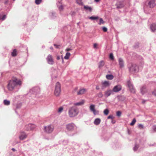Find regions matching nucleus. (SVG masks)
Here are the masks:
<instances>
[{"instance_id":"nucleus-1","label":"nucleus","mask_w":156,"mask_h":156,"mask_svg":"<svg viewBox=\"0 0 156 156\" xmlns=\"http://www.w3.org/2000/svg\"><path fill=\"white\" fill-rule=\"evenodd\" d=\"M22 82L20 80L16 77H13L8 83V88L9 90L12 91L14 89L16 85L20 86Z\"/></svg>"},{"instance_id":"nucleus-2","label":"nucleus","mask_w":156,"mask_h":156,"mask_svg":"<svg viewBox=\"0 0 156 156\" xmlns=\"http://www.w3.org/2000/svg\"><path fill=\"white\" fill-rule=\"evenodd\" d=\"M79 112L77 108L75 106H73L69 108L68 110V115L70 118L74 117L76 116Z\"/></svg>"},{"instance_id":"nucleus-3","label":"nucleus","mask_w":156,"mask_h":156,"mask_svg":"<svg viewBox=\"0 0 156 156\" xmlns=\"http://www.w3.org/2000/svg\"><path fill=\"white\" fill-rule=\"evenodd\" d=\"M61 92V86L59 82H57L55 85V89L54 91V94L56 96H58Z\"/></svg>"},{"instance_id":"nucleus-4","label":"nucleus","mask_w":156,"mask_h":156,"mask_svg":"<svg viewBox=\"0 0 156 156\" xmlns=\"http://www.w3.org/2000/svg\"><path fill=\"white\" fill-rule=\"evenodd\" d=\"M54 129V127L53 126L49 125L44 127V131L48 133H50L52 132Z\"/></svg>"},{"instance_id":"nucleus-5","label":"nucleus","mask_w":156,"mask_h":156,"mask_svg":"<svg viewBox=\"0 0 156 156\" xmlns=\"http://www.w3.org/2000/svg\"><path fill=\"white\" fill-rule=\"evenodd\" d=\"M127 84L129 89L132 93H135L136 90L134 88L133 84L129 80L127 82Z\"/></svg>"},{"instance_id":"nucleus-6","label":"nucleus","mask_w":156,"mask_h":156,"mask_svg":"<svg viewBox=\"0 0 156 156\" xmlns=\"http://www.w3.org/2000/svg\"><path fill=\"white\" fill-rule=\"evenodd\" d=\"M75 125L73 123H70L66 125V129L68 131H72L74 130Z\"/></svg>"},{"instance_id":"nucleus-7","label":"nucleus","mask_w":156,"mask_h":156,"mask_svg":"<svg viewBox=\"0 0 156 156\" xmlns=\"http://www.w3.org/2000/svg\"><path fill=\"white\" fill-rule=\"evenodd\" d=\"M129 70L132 73H136L138 71V68L136 64H133L130 68Z\"/></svg>"},{"instance_id":"nucleus-8","label":"nucleus","mask_w":156,"mask_h":156,"mask_svg":"<svg viewBox=\"0 0 156 156\" xmlns=\"http://www.w3.org/2000/svg\"><path fill=\"white\" fill-rule=\"evenodd\" d=\"M36 126L34 124H29L25 126V129L27 131L32 130L34 129Z\"/></svg>"},{"instance_id":"nucleus-9","label":"nucleus","mask_w":156,"mask_h":156,"mask_svg":"<svg viewBox=\"0 0 156 156\" xmlns=\"http://www.w3.org/2000/svg\"><path fill=\"white\" fill-rule=\"evenodd\" d=\"M46 59L48 64L51 65H52L54 64V61L51 55H48L46 58Z\"/></svg>"},{"instance_id":"nucleus-10","label":"nucleus","mask_w":156,"mask_h":156,"mask_svg":"<svg viewBox=\"0 0 156 156\" xmlns=\"http://www.w3.org/2000/svg\"><path fill=\"white\" fill-rule=\"evenodd\" d=\"M40 89L38 87H33L30 91V93H33L34 94H36L37 93H38L40 92Z\"/></svg>"},{"instance_id":"nucleus-11","label":"nucleus","mask_w":156,"mask_h":156,"mask_svg":"<svg viewBox=\"0 0 156 156\" xmlns=\"http://www.w3.org/2000/svg\"><path fill=\"white\" fill-rule=\"evenodd\" d=\"M111 94H113V91L111 90H107L104 92V96L106 98H107Z\"/></svg>"},{"instance_id":"nucleus-12","label":"nucleus","mask_w":156,"mask_h":156,"mask_svg":"<svg viewBox=\"0 0 156 156\" xmlns=\"http://www.w3.org/2000/svg\"><path fill=\"white\" fill-rule=\"evenodd\" d=\"M122 89V87L120 85H118L115 86L112 89L113 92H118Z\"/></svg>"},{"instance_id":"nucleus-13","label":"nucleus","mask_w":156,"mask_h":156,"mask_svg":"<svg viewBox=\"0 0 156 156\" xmlns=\"http://www.w3.org/2000/svg\"><path fill=\"white\" fill-rule=\"evenodd\" d=\"M101 84L102 89H104V88L109 86L110 83L109 81H105L102 82Z\"/></svg>"},{"instance_id":"nucleus-14","label":"nucleus","mask_w":156,"mask_h":156,"mask_svg":"<svg viewBox=\"0 0 156 156\" xmlns=\"http://www.w3.org/2000/svg\"><path fill=\"white\" fill-rule=\"evenodd\" d=\"M148 5L150 8L154 7L155 5L154 0H151L150 1L148 2Z\"/></svg>"},{"instance_id":"nucleus-15","label":"nucleus","mask_w":156,"mask_h":156,"mask_svg":"<svg viewBox=\"0 0 156 156\" xmlns=\"http://www.w3.org/2000/svg\"><path fill=\"white\" fill-rule=\"evenodd\" d=\"M27 137V135L24 132H21L20 133V135L19 136V138L20 140H23L25 139Z\"/></svg>"},{"instance_id":"nucleus-16","label":"nucleus","mask_w":156,"mask_h":156,"mask_svg":"<svg viewBox=\"0 0 156 156\" xmlns=\"http://www.w3.org/2000/svg\"><path fill=\"white\" fill-rule=\"evenodd\" d=\"M119 63L120 68H122L124 66V62L122 59L121 58H119Z\"/></svg>"},{"instance_id":"nucleus-17","label":"nucleus","mask_w":156,"mask_h":156,"mask_svg":"<svg viewBox=\"0 0 156 156\" xmlns=\"http://www.w3.org/2000/svg\"><path fill=\"white\" fill-rule=\"evenodd\" d=\"M84 103V101L83 100H82L81 101H79V102H76V103H75L74 104V106H81V105H83Z\"/></svg>"},{"instance_id":"nucleus-18","label":"nucleus","mask_w":156,"mask_h":156,"mask_svg":"<svg viewBox=\"0 0 156 156\" xmlns=\"http://www.w3.org/2000/svg\"><path fill=\"white\" fill-rule=\"evenodd\" d=\"M150 28L152 32L155 31L156 30V24H152L151 25Z\"/></svg>"},{"instance_id":"nucleus-19","label":"nucleus","mask_w":156,"mask_h":156,"mask_svg":"<svg viewBox=\"0 0 156 156\" xmlns=\"http://www.w3.org/2000/svg\"><path fill=\"white\" fill-rule=\"evenodd\" d=\"M87 91V90L85 89H82L77 92L78 95H82L84 94Z\"/></svg>"},{"instance_id":"nucleus-20","label":"nucleus","mask_w":156,"mask_h":156,"mask_svg":"<svg viewBox=\"0 0 156 156\" xmlns=\"http://www.w3.org/2000/svg\"><path fill=\"white\" fill-rule=\"evenodd\" d=\"M101 122V120L100 118H97L95 119L94 121V123L96 125H99Z\"/></svg>"},{"instance_id":"nucleus-21","label":"nucleus","mask_w":156,"mask_h":156,"mask_svg":"<svg viewBox=\"0 0 156 156\" xmlns=\"http://www.w3.org/2000/svg\"><path fill=\"white\" fill-rule=\"evenodd\" d=\"M124 5V4L122 2H118L117 4V8H122Z\"/></svg>"},{"instance_id":"nucleus-22","label":"nucleus","mask_w":156,"mask_h":156,"mask_svg":"<svg viewBox=\"0 0 156 156\" xmlns=\"http://www.w3.org/2000/svg\"><path fill=\"white\" fill-rule=\"evenodd\" d=\"M147 92V90L145 86H143L140 89L141 93L143 94Z\"/></svg>"},{"instance_id":"nucleus-23","label":"nucleus","mask_w":156,"mask_h":156,"mask_svg":"<svg viewBox=\"0 0 156 156\" xmlns=\"http://www.w3.org/2000/svg\"><path fill=\"white\" fill-rule=\"evenodd\" d=\"M105 65V62L104 61L101 60V61L98 63V68H101L104 66Z\"/></svg>"},{"instance_id":"nucleus-24","label":"nucleus","mask_w":156,"mask_h":156,"mask_svg":"<svg viewBox=\"0 0 156 156\" xmlns=\"http://www.w3.org/2000/svg\"><path fill=\"white\" fill-rule=\"evenodd\" d=\"M113 76L112 75H107L106 78L108 80H112L113 78Z\"/></svg>"},{"instance_id":"nucleus-25","label":"nucleus","mask_w":156,"mask_h":156,"mask_svg":"<svg viewBox=\"0 0 156 156\" xmlns=\"http://www.w3.org/2000/svg\"><path fill=\"white\" fill-rule=\"evenodd\" d=\"M95 105H94L92 104L90 105V110L92 112L93 111H95Z\"/></svg>"},{"instance_id":"nucleus-26","label":"nucleus","mask_w":156,"mask_h":156,"mask_svg":"<svg viewBox=\"0 0 156 156\" xmlns=\"http://www.w3.org/2000/svg\"><path fill=\"white\" fill-rule=\"evenodd\" d=\"M84 8L86 10H89V11L91 12L92 11V9L90 7L88 6H84Z\"/></svg>"},{"instance_id":"nucleus-27","label":"nucleus","mask_w":156,"mask_h":156,"mask_svg":"<svg viewBox=\"0 0 156 156\" xmlns=\"http://www.w3.org/2000/svg\"><path fill=\"white\" fill-rule=\"evenodd\" d=\"M70 55V54L69 52H67L66 53V55L64 57V58L66 59H68Z\"/></svg>"},{"instance_id":"nucleus-28","label":"nucleus","mask_w":156,"mask_h":156,"mask_svg":"<svg viewBox=\"0 0 156 156\" xmlns=\"http://www.w3.org/2000/svg\"><path fill=\"white\" fill-rule=\"evenodd\" d=\"M3 103L5 105H8L10 104V101L7 100H5L3 101Z\"/></svg>"},{"instance_id":"nucleus-29","label":"nucleus","mask_w":156,"mask_h":156,"mask_svg":"<svg viewBox=\"0 0 156 156\" xmlns=\"http://www.w3.org/2000/svg\"><path fill=\"white\" fill-rule=\"evenodd\" d=\"M76 3L80 5H83V2L82 1V0H76Z\"/></svg>"},{"instance_id":"nucleus-30","label":"nucleus","mask_w":156,"mask_h":156,"mask_svg":"<svg viewBox=\"0 0 156 156\" xmlns=\"http://www.w3.org/2000/svg\"><path fill=\"white\" fill-rule=\"evenodd\" d=\"M17 55V51L16 49H14L12 53V55L13 56H15Z\"/></svg>"},{"instance_id":"nucleus-31","label":"nucleus","mask_w":156,"mask_h":156,"mask_svg":"<svg viewBox=\"0 0 156 156\" xmlns=\"http://www.w3.org/2000/svg\"><path fill=\"white\" fill-rule=\"evenodd\" d=\"M136 122V120L135 118H134L132 122L130 123V125L131 126H133L134 125V124H135V122Z\"/></svg>"},{"instance_id":"nucleus-32","label":"nucleus","mask_w":156,"mask_h":156,"mask_svg":"<svg viewBox=\"0 0 156 156\" xmlns=\"http://www.w3.org/2000/svg\"><path fill=\"white\" fill-rule=\"evenodd\" d=\"M58 9L60 11H62L63 10V6L62 5L58 6Z\"/></svg>"},{"instance_id":"nucleus-33","label":"nucleus","mask_w":156,"mask_h":156,"mask_svg":"<svg viewBox=\"0 0 156 156\" xmlns=\"http://www.w3.org/2000/svg\"><path fill=\"white\" fill-rule=\"evenodd\" d=\"M109 112V111L107 109H105L104 111V113L105 115H107Z\"/></svg>"},{"instance_id":"nucleus-34","label":"nucleus","mask_w":156,"mask_h":156,"mask_svg":"<svg viewBox=\"0 0 156 156\" xmlns=\"http://www.w3.org/2000/svg\"><path fill=\"white\" fill-rule=\"evenodd\" d=\"M105 23V22L103 21V20L102 18L100 19V22L98 23V24L100 25H101V24H104Z\"/></svg>"},{"instance_id":"nucleus-35","label":"nucleus","mask_w":156,"mask_h":156,"mask_svg":"<svg viewBox=\"0 0 156 156\" xmlns=\"http://www.w3.org/2000/svg\"><path fill=\"white\" fill-rule=\"evenodd\" d=\"M98 18V16L95 17V16H91L89 18V19H91V20H95L97 19Z\"/></svg>"},{"instance_id":"nucleus-36","label":"nucleus","mask_w":156,"mask_h":156,"mask_svg":"<svg viewBox=\"0 0 156 156\" xmlns=\"http://www.w3.org/2000/svg\"><path fill=\"white\" fill-rule=\"evenodd\" d=\"M98 96L100 98H101L103 96V94L101 92H100L97 94Z\"/></svg>"},{"instance_id":"nucleus-37","label":"nucleus","mask_w":156,"mask_h":156,"mask_svg":"<svg viewBox=\"0 0 156 156\" xmlns=\"http://www.w3.org/2000/svg\"><path fill=\"white\" fill-rule=\"evenodd\" d=\"M42 2V0H35V3L37 5H39Z\"/></svg>"},{"instance_id":"nucleus-38","label":"nucleus","mask_w":156,"mask_h":156,"mask_svg":"<svg viewBox=\"0 0 156 156\" xmlns=\"http://www.w3.org/2000/svg\"><path fill=\"white\" fill-rule=\"evenodd\" d=\"M63 107H60L58 109V113H60L62 112V111H63Z\"/></svg>"},{"instance_id":"nucleus-39","label":"nucleus","mask_w":156,"mask_h":156,"mask_svg":"<svg viewBox=\"0 0 156 156\" xmlns=\"http://www.w3.org/2000/svg\"><path fill=\"white\" fill-rule=\"evenodd\" d=\"M139 147V146L138 145L136 144L135 145V147H133V150L135 151H136L137 149Z\"/></svg>"},{"instance_id":"nucleus-40","label":"nucleus","mask_w":156,"mask_h":156,"mask_svg":"<svg viewBox=\"0 0 156 156\" xmlns=\"http://www.w3.org/2000/svg\"><path fill=\"white\" fill-rule=\"evenodd\" d=\"M121 114L122 112L120 111H117L116 112V115L119 117H120L121 116Z\"/></svg>"},{"instance_id":"nucleus-41","label":"nucleus","mask_w":156,"mask_h":156,"mask_svg":"<svg viewBox=\"0 0 156 156\" xmlns=\"http://www.w3.org/2000/svg\"><path fill=\"white\" fill-rule=\"evenodd\" d=\"M92 112L94 115L98 114L99 113V111L96 110L95 109V111H93Z\"/></svg>"},{"instance_id":"nucleus-42","label":"nucleus","mask_w":156,"mask_h":156,"mask_svg":"<svg viewBox=\"0 0 156 156\" xmlns=\"http://www.w3.org/2000/svg\"><path fill=\"white\" fill-rule=\"evenodd\" d=\"M109 58H110L111 59H114V56L113 54L112 53H111L109 55Z\"/></svg>"},{"instance_id":"nucleus-43","label":"nucleus","mask_w":156,"mask_h":156,"mask_svg":"<svg viewBox=\"0 0 156 156\" xmlns=\"http://www.w3.org/2000/svg\"><path fill=\"white\" fill-rule=\"evenodd\" d=\"M102 30H103L105 32H106L107 31V28L105 27H103Z\"/></svg>"},{"instance_id":"nucleus-44","label":"nucleus","mask_w":156,"mask_h":156,"mask_svg":"<svg viewBox=\"0 0 156 156\" xmlns=\"http://www.w3.org/2000/svg\"><path fill=\"white\" fill-rule=\"evenodd\" d=\"M138 127L140 129H143L144 128V126H143L141 124H140L138 125Z\"/></svg>"},{"instance_id":"nucleus-45","label":"nucleus","mask_w":156,"mask_h":156,"mask_svg":"<svg viewBox=\"0 0 156 156\" xmlns=\"http://www.w3.org/2000/svg\"><path fill=\"white\" fill-rule=\"evenodd\" d=\"M152 129L154 131L156 132V126H153Z\"/></svg>"},{"instance_id":"nucleus-46","label":"nucleus","mask_w":156,"mask_h":156,"mask_svg":"<svg viewBox=\"0 0 156 156\" xmlns=\"http://www.w3.org/2000/svg\"><path fill=\"white\" fill-rule=\"evenodd\" d=\"M6 18V16L5 15H4L2 18H1L2 20H5Z\"/></svg>"},{"instance_id":"nucleus-47","label":"nucleus","mask_w":156,"mask_h":156,"mask_svg":"<svg viewBox=\"0 0 156 156\" xmlns=\"http://www.w3.org/2000/svg\"><path fill=\"white\" fill-rule=\"evenodd\" d=\"M113 118L114 117H113V116L112 115H110L109 116H108V119H113Z\"/></svg>"},{"instance_id":"nucleus-48","label":"nucleus","mask_w":156,"mask_h":156,"mask_svg":"<svg viewBox=\"0 0 156 156\" xmlns=\"http://www.w3.org/2000/svg\"><path fill=\"white\" fill-rule=\"evenodd\" d=\"M98 44L97 43H95L94 44V48H97Z\"/></svg>"},{"instance_id":"nucleus-49","label":"nucleus","mask_w":156,"mask_h":156,"mask_svg":"<svg viewBox=\"0 0 156 156\" xmlns=\"http://www.w3.org/2000/svg\"><path fill=\"white\" fill-rule=\"evenodd\" d=\"M71 50H72V49H71L70 48H67L66 49L65 51H69Z\"/></svg>"},{"instance_id":"nucleus-50","label":"nucleus","mask_w":156,"mask_h":156,"mask_svg":"<svg viewBox=\"0 0 156 156\" xmlns=\"http://www.w3.org/2000/svg\"><path fill=\"white\" fill-rule=\"evenodd\" d=\"M54 46L56 48H58L59 45H56V44H54Z\"/></svg>"},{"instance_id":"nucleus-51","label":"nucleus","mask_w":156,"mask_h":156,"mask_svg":"<svg viewBox=\"0 0 156 156\" xmlns=\"http://www.w3.org/2000/svg\"><path fill=\"white\" fill-rule=\"evenodd\" d=\"M153 94L154 95L156 96V90H155L153 92Z\"/></svg>"},{"instance_id":"nucleus-52","label":"nucleus","mask_w":156,"mask_h":156,"mask_svg":"<svg viewBox=\"0 0 156 156\" xmlns=\"http://www.w3.org/2000/svg\"><path fill=\"white\" fill-rule=\"evenodd\" d=\"M96 89L97 90H99L100 89V88H99V86L97 85L96 86Z\"/></svg>"},{"instance_id":"nucleus-53","label":"nucleus","mask_w":156,"mask_h":156,"mask_svg":"<svg viewBox=\"0 0 156 156\" xmlns=\"http://www.w3.org/2000/svg\"><path fill=\"white\" fill-rule=\"evenodd\" d=\"M77 89H78L77 87L75 88V89H74V90L73 91V93H74V92L75 91H76L77 90Z\"/></svg>"},{"instance_id":"nucleus-54","label":"nucleus","mask_w":156,"mask_h":156,"mask_svg":"<svg viewBox=\"0 0 156 156\" xmlns=\"http://www.w3.org/2000/svg\"><path fill=\"white\" fill-rule=\"evenodd\" d=\"M58 60H59L60 59V56H57V58H56Z\"/></svg>"},{"instance_id":"nucleus-55","label":"nucleus","mask_w":156,"mask_h":156,"mask_svg":"<svg viewBox=\"0 0 156 156\" xmlns=\"http://www.w3.org/2000/svg\"><path fill=\"white\" fill-rule=\"evenodd\" d=\"M115 122V120H112V124H114Z\"/></svg>"},{"instance_id":"nucleus-56","label":"nucleus","mask_w":156,"mask_h":156,"mask_svg":"<svg viewBox=\"0 0 156 156\" xmlns=\"http://www.w3.org/2000/svg\"><path fill=\"white\" fill-rule=\"evenodd\" d=\"M94 1L96 2H98L100 1V0H94Z\"/></svg>"},{"instance_id":"nucleus-57","label":"nucleus","mask_w":156,"mask_h":156,"mask_svg":"<svg viewBox=\"0 0 156 156\" xmlns=\"http://www.w3.org/2000/svg\"><path fill=\"white\" fill-rule=\"evenodd\" d=\"M12 150L13 151H16V150H15V149L13 148H12Z\"/></svg>"},{"instance_id":"nucleus-58","label":"nucleus","mask_w":156,"mask_h":156,"mask_svg":"<svg viewBox=\"0 0 156 156\" xmlns=\"http://www.w3.org/2000/svg\"><path fill=\"white\" fill-rule=\"evenodd\" d=\"M50 49H51L52 50L53 49V48L52 47H50Z\"/></svg>"},{"instance_id":"nucleus-59","label":"nucleus","mask_w":156,"mask_h":156,"mask_svg":"<svg viewBox=\"0 0 156 156\" xmlns=\"http://www.w3.org/2000/svg\"><path fill=\"white\" fill-rule=\"evenodd\" d=\"M62 62L63 63H64V60H63V58H62Z\"/></svg>"},{"instance_id":"nucleus-60","label":"nucleus","mask_w":156,"mask_h":156,"mask_svg":"<svg viewBox=\"0 0 156 156\" xmlns=\"http://www.w3.org/2000/svg\"><path fill=\"white\" fill-rule=\"evenodd\" d=\"M144 102H145V101H143V103H144Z\"/></svg>"},{"instance_id":"nucleus-61","label":"nucleus","mask_w":156,"mask_h":156,"mask_svg":"<svg viewBox=\"0 0 156 156\" xmlns=\"http://www.w3.org/2000/svg\"><path fill=\"white\" fill-rule=\"evenodd\" d=\"M13 1H15V0H13Z\"/></svg>"}]
</instances>
